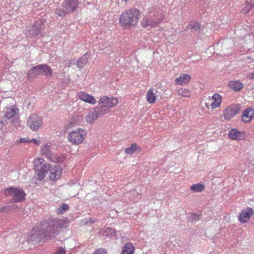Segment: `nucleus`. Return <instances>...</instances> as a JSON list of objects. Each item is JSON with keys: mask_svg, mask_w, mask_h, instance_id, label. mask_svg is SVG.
Listing matches in <instances>:
<instances>
[{"mask_svg": "<svg viewBox=\"0 0 254 254\" xmlns=\"http://www.w3.org/2000/svg\"><path fill=\"white\" fill-rule=\"evenodd\" d=\"M107 252L105 249L100 248L95 251L93 254H107Z\"/></svg>", "mask_w": 254, "mask_h": 254, "instance_id": "e433bc0d", "label": "nucleus"}, {"mask_svg": "<svg viewBox=\"0 0 254 254\" xmlns=\"http://www.w3.org/2000/svg\"><path fill=\"white\" fill-rule=\"evenodd\" d=\"M177 93L179 96L184 97H189L190 96V91L185 88H181L178 89Z\"/></svg>", "mask_w": 254, "mask_h": 254, "instance_id": "7c9ffc66", "label": "nucleus"}, {"mask_svg": "<svg viewBox=\"0 0 254 254\" xmlns=\"http://www.w3.org/2000/svg\"><path fill=\"white\" fill-rule=\"evenodd\" d=\"M98 103L99 110H107L108 114L111 108L115 107L118 104L119 100L116 97L104 96L100 98Z\"/></svg>", "mask_w": 254, "mask_h": 254, "instance_id": "20e7f679", "label": "nucleus"}, {"mask_svg": "<svg viewBox=\"0 0 254 254\" xmlns=\"http://www.w3.org/2000/svg\"><path fill=\"white\" fill-rule=\"evenodd\" d=\"M87 62V58L86 55H84L77 61V65L79 68H82L86 64Z\"/></svg>", "mask_w": 254, "mask_h": 254, "instance_id": "2f4dec72", "label": "nucleus"}, {"mask_svg": "<svg viewBox=\"0 0 254 254\" xmlns=\"http://www.w3.org/2000/svg\"><path fill=\"white\" fill-rule=\"evenodd\" d=\"M32 70L34 71L35 75L42 74L47 77H51L53 75L52 68L49 65L45 64H39L33 67L29 71Z\"/></svg>", "mask_w": 254, "mask_h": 254, "instance_id": "f8f14e48", "label": "nucleus"}, {"mask_svg": "<svg viewBox=\"0 0 254 254\" xmlns=\"http://www.w3.org/2000/svg\"><path fill=\"white\" fill-rule=\"evenodd\" d=\"M66 219L49 218L41 222L42 228L45 230L46 239L55 237L59 234L61 229L65 228L68 224Z\"/></svg>", "mask_w": 254, "mask_h": 254, "instance_id": "f257e3e1", "label": "nucleus"}, {"mask_svg": "<svg viewBox=\"0 0 254 254\" xmlns=\"http://www.w3.org/2000/svg\"><path fill=\"white\" fill-rule=\"evenodd\" d=\"M66 158L64 154H53L50 157V161L54 163H60L64 162Z\"/></svg>", "mask_w": 254, "mask_h": 254, "instance_id": "cd10ccee", "label": "nucleus"}, {"mask_svg": "<svg viewBox=\"0 0 254 254\" xmlns=\"http://www.w3.org/2000/svg\"><path fill=\"white\" fill-rule=\"evenodd\" d=\"M229 88L235 92H239L244 88V84L239 80H234L229 81Z\"/></svg>", "mask_w": 254, "mask_h": 254, "instance_id": "5701e85b", "label": "nucleus"}, {"mask_svg": "<svg viewBox=\"0 0 254 254\" xmlns=\"http://www.w3.org/2000/svg\"><path fill=\"white\" fill-rule=\"evenodd\" d=\"M97 219H94V218H90L88 221V222L86 223V224H87L88 223H94L96 222H97Z\"/></svg>", "mask_w": 254, "mask_h": 254, "instance_id": "a19ab883", "label": "nucleus"}, {"mask_svg": "<svg viewBox=\"0 0 254 254\" xmlns=\"http://www.w3.org/2000/svg\"><path fill=\"white\" fill-rule=\"evenodd\" d=\"M43 124V118L37 114H31L28 118L26 125L32 131H37Z\"/></svg>", "mask_w": 254, "mask_h": 254, "instance_id": "423d86ee", "label": "nucleus"}, {"mask_svg": "<svg viewBox=\"0 0 254 254\" xmlns=\"http://www.w3.org/2000/svg\"><path fill=\"white\" fill-rule=\"evenodd\" d=\"M191 79V77L188 74H181L175 80V83L180 85H185L188 84Z\"/></svg>", "mask_w": 254, "mask_h": 254, "instance_id": "b1692460", "label": "nucleus"}, {"mask_svg": "<svg viewBox=\"0 0 254 254\" xmlns=\"http://www.w3.org/2000/svg\"><path fill=\"white\" fill-rule=\"evenodd\" d=\"M208 100L209 101L210 103L209 105H208V103H206V107L209 109V106L212 110H214L220 107L222 103V97L220 94L216 93L213 94L212 96L209 97L208 98Z\"/></svg>", "mask_w": 254, "mask_h": 254, "instance_id": "ddd939ff", "label": "nucleus"}, {"mask_svg": "<svg viewBox=\"0 0 254 254\" xmlns=\"http://www.w3.org/2000/svg\"><path fill=\"white\" fill-rule=\"evenodd\" d=\"M247 3L248 6V9L243 10V12L245 14L248 13L252 9V7L254 6V0H247Z\"/></svg>", "mask_w": 254, "mask_h": 254, "instance_id": "f704fd0d", "label": "nucleus"}, {"mask_svg": "<svg viewBox=\"0 0 254 254\" xmlns=\"http://www.w3.org/2000/svg\"><path fill=\"white\" fill-rule=\"evenodd\" d=\"M76 97L79 100L91 105H95L97 103V100L93 96L88 94L84 91L78 92L77 93Z\"/></svg>", "mask_w": 254, "mask_h": 254, "instance_id": "a211bd4d", "label": "nucleus"}, {"mask_svg": "<svg viewBox=\"0 0 254 254\" xmlns=\"http://www.w3.org/2000/svg\"><path fill=\"white\" fill-rule=\"evenodd\" d=\"M107 114V110H99V108L95 107L87 113L85 116V121L88 124H92L99 117Z\"/></svg>", "mask_w": 254, "mask_h": 254, "instance_id": "0eeeda50", "label": "nucleus"}, {"mask_svg": "<svg viewBox=\"0 0 254 254\" xmlns=\"http://www.w3.org/2000/svg\"><path fill=\"white\" fill-rule=\"evenodd\" d=\"M66 250L63 247H58L53 254H65Z\"/></svg>", "mask_w": 254, "mask_h": 254, "instance_id": "c9c22d12", "label": "nucleus"}, {"mask_svg": "<svg viewBox=\"0 0 254 254\" xmlns=\"http://www.w3.org/2000/svg\"><path fill=\"white\" fill-rule=\"evenodd\" d=\"M141 151V148L136 143H133L130 146L125 149V152L129 155L132 154L135 151L140 152Z\"/></svg>", "mask_w": 254, "mask_h": 254, "instance_id": "bb28decb", "label": "nucleus"}, {"mask_svg": "<svg viewBox=\"0 0 254 254\" xmlns=\"http://www.w3.org/2000/svg\"><path fill=\"white\" fill-rule=\"evenodd\" d=\"M29 142H32L36 145H39L40 144L41 141L40 140H37L36 139H32L31 140H29Z\"/></svg>", "mask_w": 254, "mask_h": 254, "instance_id": "4c0bfd02", "label": "nucleus"}, {"mask_svg": "<svg viewBox=\"0 0 254 254\" xmlns=\"http://www.w3.org/2000/svg\"><path fill=\"white\" fill-rule=\"evenodd\" d=\"M45 230L43 228H42V224L40 223L38 225H36L33 229L28 233L27 235V241L29 244L32 243H39L40 242V240L42 235H45Z\"/></svg>", "mask_w": 254, "mask_h": 254, "instance_id": "39448f33", "label": "nucleus"}, {"mask_svg": "<svg viewBox=\"0 0 254 254\" xmlns=\"http://www.w3.org/2000/svg\"><path fill=\"white\" fill-rule=\"evenodd\" d=\"M33 164L34 165V170L35 171L40 167H42L43 165L47 164V163L43 158L38 157L33 160Z\"/></svg>", "mask_w": 254, "mask_h": 254, "instance_id": "c85d7f7f", "label": "nucleus"}, {"mask_svg": "<svg viewBox=\"0 0 254 254\" xmlns=\"http://www.w3.org/2000/svg\"><path fill=\"white\" fill-rule=\"evenodd\" d=\"M241 111V108L239 105L232 104L227 107L223 112L224 119L226 120H230L238 114Z\"/></svg>", "mask_w": 254, "mask_h": 254, "instance_id": "9d476101", "label": "nucleus"}, {"mask_svg": "<svg viewBox=\"0 0 254 254\" xmlns=\"http://www.w3.org/2000/svg\"><path fill=\"white\" fill-rule=\"evenodd\" d=\"M69 206L66 204H63L60 206L57 210V213L58 214H64L66 211L68 210Z\"/></svg>", "mask_w": 254, "mask_h": 254, "instance_id": "473e14b6", "label": "nucleus"}, {"mask_svg": "<svg viewBox=\"0 0 254 254\" xmlns=\"http://www.w3.org/2000/svg\"><path fill=\"white\" fill-rule=\"evenodd\" d=\"M164 16L162 15L157 19L143 18L140 21L141 25L144 28H147L148 27L151 28L157 26L164 19Z\"/></svg>", "mask_w": 254, "mask_h": 254, "instance_id": "4468645a", "label": "nucleus"}, {"mask_svg": "<svg viewBox=\"0 0 254 254\" xmlns=\"http://www.w3.org/2000/svg\"><path fill=\"white\" fill-rule=\"evenodd\" d=\"M79 2L77 0H64L62 4V11L59 10L57 14L60 16L65 15L67 13L73 12L78 6Z\"/></svg>", "mask_w": 254, "mask_h": 254, "instance_id": "6e6552de", "label": "nucleus"}, {"mask_svg": "<svg viewBox=\"0 0 254 254\" xmlns=\"http://www.w3.org/2000/svg\"><path fill=\"white\" fill-rule=\"evenodd\" d=\"M192 220H193L195 221L198 220L199 219V215L195 214H193L191 215Z\"/></svg>", "mask_w": 254, "mask_h": 254, "instance_id": "58836bf2", "label": "nucleus"}, {"mask_svg": "<svg viewBox=\"0 0 254 254\" xmlns=\"http://www.w3.org/2000/svg\"><path fill=\"white\" fill-rule=\"evenodd\" d=\"M20 142H29V140L28 139H25L24 138H21Z\"/></svg>", "mask_w": 254, "mask_h": 254, "instance_id": "37998d69", "label": "nucleus"}, {"mask_svg": "<svg viewBox=\"0 0 254 254\" xmlns=\"http://www.w3.org/2000/svg\"><path fill=\"white\" fill-rule=\"evenodd\" d=\"M140 11L135 8H132L122 13L119 20L120 25L124 29H130L135 27L140 19Z\"/></svg>", "mask_w": 254, "mask_h": 254, "instance_id": "f03ea898", "label": "nucleus"}, {"mask_svg": "<svg viewBox=\"0 0 254 254\" xmlns=\"http://www.w3.org/2000/svg\"><path fill=\"white\" fill-rule=\"evenodd\" d=\"M50 173L49 178L52 181H56L60 179L63 173L62 168L58 166L55 165L52 166L51 165L50 169L49 170Z\"/></svg>", "mask_w": 254, "mask_h": 254, "instance_id": "dca6fc26", "label": "nucleus"}, {"mask_svg": "<svg viewBox=\"0 0 254 254\" xmlns=\"http://www.w3.org/2000/svg\"><path fill=\"white\" fill-rule=\"evenodd\" d=\"M157 90L154 88L148 89L146 94V101L150 104H154L156 102L157 98Z\"/></svg>", "mask_w": 254, "mask_h": 254, "instance_id": "aec40b11", "label": "nucleus"}, {"mask_svg": "<svg viewBox=\"0 0 254 254\" xmlns=\"http://www.w3.org/2000/svg\"><path fill=\"white\" fill-rule=\"evenodd\" d=\"M254 117V109L251 108H248L245 109L241 117L242 121L245 123H250Z\"/></svg>", "mask_w": 254, "mask_h": 254, "instance_id": "6ab92c4d", "label": "nucleus"}, {"mask_svg": "<svg viewBox=\"0 0 254 254\" xmlns=\"http://www.w3.org/2000/svg\"><path fill=\"white\" fill-rule=\"evenodd\" d=\"M52 146V143L50 142L46 143L42 145L41 148V153L42 155L45 156L46 158L50 160V157L53 155L51 153L50 148Z\"/></svg>", "mask_w": 254, "mask_h": 254, "instance_id": "393cba45", "label": "nucleus"}, {"mask_svg": "<svg viewBox=\"0 0 254 254\" xmlns=\"http://www.w3.org/2000/svg\"><path fill=\"white\" fill-rule=\"evenodd\" d=\"M135 248L131 243H126L122 248V254H133Z\"/></svg>", "mask_w": 254, "mask_h": 254, "instance_id": "a878e982", "label": "nucleus"}, {"mask_svg": "<svg viewBox=\"0 0 254 254\" xmlns=\"http://www.w3.org/2000/svg\"><path fill=\"white\" fill-rule=\"evenodd\" d=\"M3 112L4 117L12 123L17 122L19 119V110L14 106L5 108Z\"/></svg>", "mask_w": 254, "mask_h": 254, "instance_id": "9b49d317", "label": "nucleus"}, {"mask_svg": "<svg viewBox=\"0 0 254 254\" xmlns=\"http://www.w3.org/2000/svg\"><path fill=\"white\" fill-rule=\"evenodd\" d=\"M189 27L195 31L199 30L200 25L197 22L192 21L189 24Z\"/></svg>", "mask_w": 254, "mask_h": 254, "instance_id": "72a5a7b5", "label": "nucleus"}, {"mask_svg": "<svg viewBox=\"0 0 254 254\" xmlns=\"http://www.w3.org/2000/svg\"><path fill=\"white\" fill-rule=\"evenodd\" d=\"M82 119V116L78 115L72 116L67 121L66 125V129L78 125Z\"/></svg>", "mask_w": 254, "mask_h": 254, "instance_id": "4be33fe9", "label": "nucleus"}, {"mask_svg": "<svg viewBox=\"0 0 254 254\" xmlns=\"http://www.w3.org/2000/svg\"><path fill=\"white\" fill-rule=\"evenodd\" d=\"M86 131L80 127H78L69 131L67 134L68 141L73 145H78L82 143L86 137Z\"/></svg>", "mask_w": 254, "mask_h": 254, "instance_id": "7ed1b4c3", "label": "nucleus"}, {"mask_svg": "<svg viewBox=\"0 0 254 254\" xmlns=\"http://www.w3.org/2000/svg\"><path fill=\"white\" fill-rule=\"evenodd\" d=\"M5 194L12 197L15 202H20L24 199L26 193L21 189L11 188L5 190Z\"/></svg>", "mask_w": 254, "mask_h": 254, "instance_id": "1a4fd4ad", "label": "nucleus"}, {"mask_svg": "<svg viewBox=\"0 0 254 254\" xmlns=\"http://www.w3.org/2000/svg\"><path fill=\"white\" fill-rule=\"evenodd\" d=\"M247 77L249 79H254V72L248 74L247 76Z\"/></svg>", "mask_w": 254, "mask_h": 254, "instance_id": "ea45409f", "label": "nucleus"}, {"mask_svg": "<svg viewBox=\"0 0 254 254\" xmlns=\"http://www.w3.org/2000/svg\"><path fill=\"white\" fill-rule=\"evenodd\" d=\"M248 3H247V0H246V3H245V6L244 8H242V9L241 10V11L243 13H244L243 12V10L244 9H248Z\"/></svg>", "mask_w": 254, "mask_h": 254, "instance_id": "79ce46f5", "label": "nucleus"}, {"mask_svg": "<svg viewBox=\"0 0 254 254\" xmlns=\"http://www.w3.org/2000/svg\"><path fill=\"white\" fill-rule=\"evenodd\" d=\"M50 167L51 164L47 163L44 165H43L42 167H40L35 171L38 176V180L40 181L42 180L46 177Z\"/></svg>", "mask_w": 254, "mask_h": 254, "instance_id": "412c9836", "label": "nucleus"}, {"mask_svg": "<svg viewBox=\"0 0 254 254\" xmlns=\"http://www.w3.org/2000/svg\"><path fill=\"white\" fill-rule=\"evenodd\" d=\"M204 185L201 184H193L190 187V190L195 192H201L204 190Z\"/></svg>", "mask_w": 254, "mask_h": 254, "instance_id": "c756f323", "label": "nucleus"}, {"mask_svg": "<svg viewBox=\"0 0 254 254\" xmlns=\"http://www.w3.org/2000/svg\"><path fill=\"white\" fill-rule=\"evenodd\" d=\"M254 215V210L249 207L241 210L239 214L238 219L242 223H245L249 222L250 218Z\"/></svg>", "mask_w": 254, "mask_h": 254, "instance_id": "2eb2a0df", "label": "nucleus"}, {"mask_svg": "<svg viewBox=\"0 0 254 254\" xmlns=\"http://www.w3.org/2000/svg\"><path fill=\"white\" fill-rule=\"evenodd\" d=\"M229 137L234 140H243L246 138V132L237 128H231L228 133Z\"/></svg>", "mask_w": 254, "mask_h": 254, "instance_id": "f3484780", "label": "nucleus"}]
</instances>
